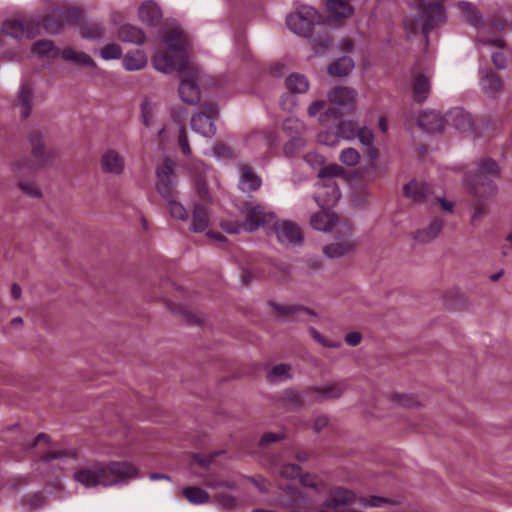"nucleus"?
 Wrapping results in <instances>:
<instances>
[{"instance_id":"nucleus-21","label":"nucleus","mask_w":512,"mask_h":512,"mask_svg":"<svg viewBox=\"0 0 512 512\" xmlns=\"http://www.w3.org/2000/svg\"><path fill=\"white\" fill-rule=\"evenodd\" d=\"M340 223L341 222L337 221L336 214L328 210L316 212L311 216L310 219L312 228L322 232H327L333 228L336 232V226Z\"/></svg>"},{"instance_id":"nucleus-23","label":"nucleus","mask_w":512,"mask_h":512,"mask_svg":"<svg viewBox=\"0 0 512 512\" xmlns=\"http://www.w3.org/2000/svg\"><path fill=\"white\" fill-rule=\"evenodd\" d=\"M273 310L282 316H291L296 319H300L305 316L316 317L317 314L312 309L297 305V304H287V303H272L271 304Z\"/></svg>"},{"instance_id":"nucleus-46","label":"nucleus","mask_w":512,"mask_h":512,"mask_svg":"<svg viewBox=\"0 0 512 512\" xmlns=\"http://www.w3.org/2000/svg\"><path fill=\"white\" fill-rule=\"evenodd\" d=\"M355 137L365 147H373L375 142V135L371 128L363 126L357 129Z\"/></svg>"},{"instance_id":"nucleus-60","label":"nucleus","mask_w":512,"mask_h":512,"mask_svg":"<svg viewBox=\"0 0 512 512\" xmlns=\"http://www.w3.org/2000/svg\"><path fill=\"white\" fill-rule=\"evenodd\" d=\"M62 26L63 24L61 21L52 19L50 17H47L43 23L44 30L50 34H56L60 32Z\"/></svg>"},{"instance_id":"nucleus-31","label":"nucleus","mask_w":512,"mask_h":512,"mask_svg":"<svg viewBox=\"0 0 512 512\" xmlns=\"http://www.w3.org/2000/svg\"><path fill=\"white\" fill-rule=\"evenodd\" d=\"M118 37L122 42L141 45L145 42L146 36L144 32L133 25L125 24L120 27Z\"/></svg>"},{"instance_id":"nucleus-6","label":"nucleus","mask_w":512,"mask_h":512,"mask_svg":"<svg viewBox=\"0 0 512 512\" xmlns=\"http://www.w3.org/2000/svg\"><path fill=\"white\" fill-rule=\"evenodd\" d=\"M499 173L498 164L490 158H485L480 161L475 178L472 181L466 178L465 185L478 197L491 196L496 192L493 178L497 177Z\"/></svg>"},{"instance_id":"nucleus-25","label":"nucleus","mask_w":512,"mask_h":512,"mask_svg":"<svg viewBox=\"0 0 512 512\" xmlns=\"http://www.w3.org/2000/svg\"><path fill=\"white\" fill-rule=\"evenodd\" d=\"M160 195L165 201L166 207L171 217L180 221L188 220L189 214L187 209L181 202L177 201V190L169 191L168 193H163Z\"/></svg>"},{"instance_id":"nucleus-61","label":"nucleus","mask_w":512,"mask_h":512,"mask_svg":"<svg viewBox=\"0 0 512 512\" xmlns=\"http://www.w3.org/2000/svg\"><path fill=\"white\" fill-rule=\"evenodd\" d=\"M280 105L285 111H292L297 106V99L291 94H284L281 97Z\"/></svg>"},{"instance_id":"nucleus-35","label":"nucleus","mask_w":512,"mask_h":512,"mask_svg":"<svg viewBox=\"0 0 512 512\" xmlns=\"http://www.w3.org/2000/svg\"><path fill=\"white\" fill-rule=\"evenodd\" d=\"M31 51L33 54L45 58L59 57L61 52V50L58 49L51 40L46 39L36 41L32 45Z\"/></svg>"},{"instance_id":"nucleus-26","label":"nucleus","mask_w":512,"mask_h":512,"mask_svg":"<svg viewBox=\"0 0 512 512\" xmlns=\"http://www.w3.org/2000/svg\"><path fill=\"white\" fill-rule=\"evenodd\" d=\"M417 124L423 131L434 133L442 130L443 119L437 112L423 111L417 117Z\"/></svg>"},{"instance_id":"nucleus-17","label":"nucleus","mask_w":512,"mask_h":512,"mask_svg":"<svg viewBox=\"0 0 512 512\" xmlns=\"http://www.w3.org/2000/svg\"><path fill=\"white\" fill-rule=\"evenodd\" d=\"M330 103L343 107L352 108L357 100L358 93L354 88L347 86H336L328 92Z\"/></svg>"},{"instance_id":"nucleus-22","label":"nucleus","mask_w":512,"mask_h":512,"mask_svg":"<svg viewBox=\"0 0 512 512\" xmlns=\"http://www.w3.org/2000/svg\"><path fill=\"white\" fill-rule=\"evenodd\" d=\"M138 16L143 24L154 27L160 23L162 19V12L156 3L152 1H145L138 9Z\"/></svg>"},{"instance_id":"nucleus-4","label":"nucleus","mask_w":512,"mask_h":512,"mask_svg":"<svg viewBox=\"0 0 512 512\" xmlns=\"http://www.w3.org/2000/svg\"><path fill=\"white\" fill-rule=\"evenodd\" d=\"M242 221L226 220L221 223L222 229L230 234H239L242 231L254 232L274 218V214L266 213L256 203L244 202L239 207Z\"/></svg>"},{"instance_id":"nucleus-36","label":"nucleus","mask_w":512,"mask_h":512,"mask_svg":"<svg viewBox=\"0 0 512 512\" xmlns=\"http://www.w3.org/2000/svg\"><path fill=\"white\" fill-rule=\"evenodd\" d=\"M286 88L290 93L302 94L306 93L309 89V81L307 77L300 73H293L285 80Z\"/></svg>"},{"instance_id":"nucleus-5","label":"nucleus","mask_w":512,"mask_h":512,"mask_svg":"<svg viewBox=\"0 0 512 512\" xmlns=\"http://www.w3.org/2000/svg\"><path fill=\"white\" fill-rule=\"evenodd\" d=\"M324 22V18L317 10L305 4L297 5L295 11L286 18L288 29L305 38L312 36L314 29L322 26Z\"/></svg>"},{"instance_id":"nucleus-2","label":"nucleus","mask_w":512,"mask_h":512,"mask_svg":"<svg viewBox=\"0 0 512 512\" xmlns=\"http://www.w3.org/2000/svg\"><path fill=\"white\" fill-rule=\"evenodd\" d=\"M138 477V468L128 461L100 462L86 466L73 475L85 488L109 487Z\"/></svg>"},{"instance_id":"nucleus-12","label":"nucleus","mask_w":512,"mask_h":512,"mask_svg":"<svg viewBox=\"0 0 512 512\" xmlns=\"http://www.w3.org/2000/svg\"><path fill=\"white\" fill-rule=\"evenodd\" d=\"M41 25L34 20L9 19L3 22L2 32L14 38H34L40 34Z\"/></svg>"},{"instance_id":"nucleus-3","label":"nucleus","mask_w":512,"mask_h":512,"mask_svg":"<svg viewBox=\"0 0 512 512\" xmlns=\"http://www.w3.org/2000/svg\"><path fill=\"white\" fill-rule=\"evenodd\" d=\"M188 41L184 33L178 29L165 30L161 37L160 48L152 58L153 67L165 74L188 69Z\"/></svg>"},{"instance_id":"nucleus-41","label":"nucleus","mask_w":512,"mask_h":512,"mask_svg":"<svg viewBox=\"0 0 512 512\" xmlns=\"http://www.w3.org/2000/svg\"><path fill=\"white\" fill-rule=\"evenodd\" d=\"M31 91L25 85H21L18 92V105L20 106V113L23 119L28 118L31 113Z\"/></svg>"},{"instance_id":"nucleus-13","label":"nucleus","mask_w":512,"mask_h":512,"mask_svg":"<svg viewBox=\"0 0 512 512\" xmlns=\"http://www.w3.org/2000/svg\"><path fill=\"white\" fill-rule=\"evenodd\" d=\"M340 198V190L334 179L319 180L316 183L314 200L324 208L334 205Z\"/></svg>"},{"instance_id":"nucleus-45","label":"nucleus","mask_w":512,"mask_h":512,"mask_svg":"<svg viewBox=\"0 0 512 512\" xmlns=\"http://www.w3.org/2000/svg\"><path fill=\"white\" fill-rule=\"evenodd\" d=\"M291 367L287 364H278L268 373L270 381H283L291 377Z\"/></svg>"},{"instance_id":"nucleus-49","label":"nucleus","mask_w":512,"mask_h":512,"mask_svg":"<svg viewBox=\"0 0 512 512\" xmlns=\"http://www.w3.org/2000/svg\"><path fill=\"white\" fill-rule=\"evenodd\" d=\"M344 174V169L338 164H331L319 171V180L333 179Z\"/></svg>"},{"instance_id":"nucleus-52","label":"nucleus","mask_w":512,"mask_h":512,"mask_svg":"<svg viewBox=\"0 0 512 512\" xmlns=\"http://www.w3.org/2000/svg\"><path fill=\"white\" fill-rule=\"evenodd\" d=\"M80 34L86 39H98L102 37L103 30L96 24H87L81 27Z\"/></svg>"},{"instance_id":"nucleus-37","label":"nucleus","mask_w":512,"mask_h":512,"mask_svg":"<svg viewBox=\"0 0 512 512\" xmlns=\"http://www.w3.org/2000/svg\"><path fill=\"white\" fill-rule=\"evenodd\" d=\"M282 129L288 137H302L307 131V125L299 118L288 117L283 121Z\"/></svg>"},{"instance_id":"nucleus-51","label":"nucleus","mask_w":512,"mask_h":512,"mask_svg":"<svg viewBox=\"0 0 512 512\" xmlns=\"http://www.w3.org/2000/svg\"><path fill=\"white\" fill-rule=\"evenodd\" d=\"M215 499L224 510H232L238 505L237 499L227 493L218 492L215 496Z\"/></svg>"},{"instance_id":"nucleus-14","label":"nucleus","mask_w":512,"mask_h":512,"mask_svg":"<svg viewBox=\"0 0 512 512\" xmlns=\"http://www.w3.org/2000/svg\"><path fill=\"white\" fill-rule=\"evenodd\" d=\"M125 158L116 149L108 148L100 156V168L102 172L114 176L123 174L125 170Z\"/></svg>"},{"instance_id":"nucleus-7","label":"nucleus","mask_w":512,"mask_h":512,"mask_svg":"<svg viewBox=\"0 0 512 512\" xmlns=\"http://www.w3.org/2000/svg\"><path fill=\"white\" fill-rule=\"evenodd\" d=\"M356 247L352 225L341 222L336 226L335 240L323 247V253L328 258L336 259L352 254Z\"/></svg>"},{"instance_id":"nucleus-63","label":"nucleus","mask_w":512,"mask_h":512,"mask_svg":"<svg viewBox=\"0 0 512 512\" xmlns=\"http://www.w3.org/2000/svg\"><path fill=\"white\" fill-rule=\"evenodd\" d=\"M300 481L304 487H309V488H313L317 491H320V483L316 479V477H313L310 475H305V476L301 477Z\"/></svg>"},{"instance_id":"nucleus-40","label":"nucleus","mask_w":512,"mask_h":512,"mask_svg":"<svg viewBox=\"0 0 512 512\" xmlns=\"http://www.w3.org/2000/svg\"><path fill=\"white\" fill-rule=\"evenodd\" d=\"M157 109L156 104L150 99L144 98L141 103V119L146 127H151L156 120Z\"/></svg>"},{"instance_id":"nucleus-29","label":"nucleus","mask_w":512,"mask_h":512,"mask_svg":"<svg viewBox=\"0 0 512 512\" xmlns=\"http://www.w3.org/2000/svg\"><path fill=\"white\" fill-rule=\"evenodd\" d=\"M122 65L127 71H139L147 66V56L143 50L127 52L122 58Z\"/></svg>"},{"instance_id":"nucleus-54","label":"nucleus","mask_w":512,"mask_h":512,"mask_svg":"<svg viewBox=\"0 0 512 512\" xmlns=\"http://www.w3.org/2000/svg\"><path fill=\"white\" fill-rule=\"evenodd\" d=\"M279 474L283 478L294 479L301 474V467L297 464H284L279 470Z\"/></svg>"},{"instance_id":"nucleus-50","label":"nucleus","mask_w":512,"mask_h":512,"mask_svg":"<svg viewBox=\"0 0 512 512\" xmlns=\"http://www.w3.org/2000/svg\"><path fill=\"white\" fill-rule=\"evenodd\" d=\"M337 132L340 140L344 139L347 141L354 140L356 133L353 124L350 121H341L337 126Z\"/></svg>"},{"instance_id":"nucleus-11","label":"nucleus","mask_w":512,"mask_h":512,"mask_svg":"<svg viewBox=\"0 0 512 512\" xmlns=\"http://www.w3.org/2000/svg\"><path fill=\"white\" fill-rule=\"evenodd\" d=\"M273 231L279 243L286 247L300 246L304 237L300 227L288 220H278L273 224Z\"/></svg>"},{"instance_id":"nucleus-33","label":"nucleus","mask_w":512,"mask_h":512,"mask_svg":"<svg viewBox=\"0 0 512 512\" xmlns=\"http://www.w3.org/2000/svg\"><path fill=\"white\" fill-rule=\"evenodd\" d=\"M404 192L413 201L421 202L429 197L430 187L425 183L412 180L404 186Z\"/></svg>"},{"instance_id":"nucleus-44","label":"nucleus","mask_w":512,"mask_h":512,"mask_svg":"<svg viewBox=\"0 0 512 512\" xmlns=\"http://www.w3.org/2000/svg\"><path fill=\"white\" fill-rule=\"evenodd\" d=\"M306 146V140L303 137H290V140L284 144L283 152L287 157H293Z\"/></svg>"},{"instance_id":"nucleus-53","label":"nucleus","mask_w":512,"mask_h":512,"mask_svg":"<svg viewBox=\"0 0 512 512\" xmlns=\"http://www.w3.org/2000/svg\"><path fill=\"white\" fill-rule=\"evenodd\" d=\"M392 400L403 407L411 408L419 404L418 399L412 394H394Z\"/></svg>"},{"instance_id":"nucleus-9","label":"nucleus","mask_w":512,"mask_h":512,"mask_svg":"<svg viewBox=\"0 0 512 512\" xmlns=\"http://www.w3.org/2000/svg\"><path fill=\"white\" fill-rule=\"evenodd\" d=\"M218 115V108L212 103H204L200 110L191 118L192 129L203 137L211 138L216 134L214 119Z\"/></svg>"},{"instance_id":"nucleus-55","label":"nucleus","mask_w":512,"mask_h":512,"mask_svg":"<svg viewBox=\"0 0 512 512\" xmlns=\"http://www.w3.org/2000/svg\"><path fill=\"white\" fill-rule=\"evenodd\" d=\"M209 155L218 160H227L233 158V153L229 147L223 144L216 145L211 149Z\"/></svg>"},{"instance_id":"nucleus-42","label":"nucleus","mask_w":512,"mask_h":512,"mask_svg":"<svg viewBox=\"0 0 512 512\" xmlns=\"http://www.w3.org/2000/svg\"><path fill=\"white\" fill-rule=\"evenodd\" d=\"M309 38H311V46L316 54H322L331 47V38L326 33L317 32L314 35L313 31Z\"/></svg>"},{"instance_id":"nucleus-57","label":"nucleus","mask_w":512,"mask_h":512,"mask_svg":"<svg viewBox=\"0 0 512 512\" xmlns=\"http://www.w3.org/2000/svg\"><path fill=\"white\" fill-rule=\"evenodd\" d=\"M311 337L320 345L327 348H339L341 345L339 342L331 341L326 339L323 335H321L315 328L309 329Z\"/></svg>"},{"instance_id":"nucleus-34","label":"nucleus","mask_w":512,"mask_h":512,"mask_svg":"<svg viewBox=\"0 0 512 512\" xmlns=\"http://www.w3.org/2000/svg\"><path fill=\"white\" fill-rule=\"evenodd\" d=\"M354 61L348 56L338 58L328 66V73L334 77L347 76L354 69Z\"/></svg>"},{"instance_id":"nucleus-48","label":"nucleus","mask_w":512,"mask_h":512,"mask_svg":"<svg viewBox=\"0 0 512 512\" xmlns=\"http://www.w3.org/2000/svg\"><path fill=\"white\" fill-rule=\"evenodd\" d=\"M317 141L320 144L328 147H336L339 144L340 139L337 131L333 132L330 130H325L317 135Z\"/></svg>"},{"instance_id":"nucleus-1","label":"nucleus","mask_w":512,"mask_h":512,"mask_svg":"<svg viewBox=\"0 0 512 512\" xmlns=\"http://www.w3.org/2000/svg\"><path fill=\"white\" fill-rule=\"evenodd\" d=\"M177 133H178V144L182 153L190 157L188 163L189 169L195 177H197V190L201 203H195L192 210V220L190 230L194 233H202L210 225L211 214L207 208V203L210 202L211 198L207 188L204 185L207 174L209 173L208 167L198 159L191 157V148L188 141V136L185 127L180 122V116L176 120Z\"/></svg>"},{"instance_id":"nucleus-47","label":"nucleus","mask_w":512,"mask_h":512,"mask_svg":"<svg viewBox=\"0 0 512 512\" xmlns=\"http://www.w3.org/2000/svg\"><path fill=\"white\" fill-rule=\"evenodd\" d=\"M100 56L106 61L120 59L122 56V49L118 44L110 43L100 50Z\"/></svg>"},{"instance_id":"nucleus-39","label":"nucleus","mask_w":512,"mask_h":512,"mask_svg":"<svg viewBox=\"0 0 512 512\" xmlns=\"http://www.w3.org/2000/svg\"><path fill=\"white\" fill-rule=\"evenodd\" d=\"M183 495L191 504L194 505L205 504L210 500V495L206 490L195 486L186 487L183 490Z\"/></svg>"},{"instance_id":"nucleus-16","label":"nucleus","mask_w":512,"mask_h":512,"mask_svg":"<svg viewBox=\"0 0 512 512\" xmlns=\"http://www.w3.org/2000/svg\"><path fill=\"white\" fill-rule=\"evenodd\" d=\"M179 95L183 102L196 104L200 99V89L197 82V72L189 70L179 85Z\"/></svg>"},{"instance_id":"nucleus-59","label":"nucleus","mask_w":512,"mask_h":512,"mask_svg":"<svg viewBox=\"0 0 512 512\" xmlns=\"http://www.w3.org/2000/svg\"><path fill=\"white\" fill-rule=\"evenodd\" d=\"M205 485L208 488L214 489V490H220L222 488L226 489H235L236 483L234 481H227V480H215V479H207L205 481Z\"/></svg>"},{"instance_id":"nucleus-18","label":"nucleus","mask_w":512,"mask_h":512,"mask_svg":"<svg viewBox=\"0 0 512 512\" xmlns=\"http://www.w3.org/2000/svg\"><path fill=\"white\" fill-rule=\"evenodd\" d=\"M431 77L429 72H413L411 83L415 101L422 103L427 100L431 90Z\"/></svg>"},{"instance_id":"nucleus-56","label":"nucleus","mask_w":512,"mask_h":512,"mask_svg":"<svg viewBox=\"0 0 512 512\" xmlns=\"http://www.w3.org/2000/svg\"><path fill=\"white\" fill-rule=\"evenodd\" d=\"M18 187L25 195L29 197L37 198L41 196V192L34 182L19 181Z\"/></svg>"},{"instance_id":"nucleus-30","label":"nucleus","mask_w":512,"mask_h":512,"mask_svg":"<svg viewBox=\"0 0 512 512\" xmlns=\"http://www.w3.org/2000/svg\"><path fill=\"white\" fill-rule=\"evenodd\" d=\"M28 140L31 145L32 155L36 161L41 165L46 163L51 158V154L45 149L41 135L33 132L29 134Z\"/></svg>"},{"instance_id":"nucleus-43","label":"nucleus","mask_w":512,"mask_h":512,"mask_svg":"<svg viewBox=\"0 0 512 512\" xmlns=\"http://www.w3.org/2000/svg\"><path fill=\"white\" fill-rule=\"evenodd\" d=\"M339 160L342 164L348 167H354L359 164L361 160V154L353 147L343 149L339 154Z\"/></svg>"},{"instance_id":"nucleus-24","label":"nucleus","mask_w":512,"mask_h":512,"mask_svg":"<svg viewBox=\"0 0 512 512\" xmlns=\"http://www.w3.org/2000/svg\"><path fill=\"white\" fill-rule=\"evenodd\" d=\"M59 57L81 68L94 69L96 67V63L90 55L70 47L61 50Z\"/></svg>"},{"instance_id":"nucleus-8","label":"nucleus","mask_w":512,"mask_h":512,"mask_svg":"<svg viewBox=\"0 0 512 512\" xmlns=\"http://www.w3.org/2000/svg\"><path fill=\"white\" fill-rule=\"evenodd\" d=\"M456 6L460 12L461 20L479 30V39L481 42H483L484 44L494 45L498 48L503 47L504 40L502 38L495 37L493 39H487L482 35L486 23L483 19L482 14L478 11L477 7L474 4L466 1H460L457 3Z\"/></svg>"},{"instance_id":"nucleus-20","label":"nucleus","mask_w":512,"mask_h":512,"mask_svg":"<svg viewBox=\"0 0 512 512\" xmlns=\"http://www.w3.org/2000/svg\"><path fill=\"white\" fill-rule=\"evenodd\" d=\"M261 178L246 164H242L239 168L238 187L245 193L258 190L261 187Z\"/></svg>"},{"instance_id":"nucleus-64","label":"nucleus","mask_w":512,"mask_h":512,"mask_svg":"<svg viewBox=\"0 0 512 512\" xmlns=\"http://www.w3.org/2000/svg\"><path fill=\"white\" fill-rule=\"evenodd\" d=\"M492 62L499 69H504L507 67V59L503 52H494L492 53Z\"/></svg>"},{"instance_id":"nucleus-27","label":"nucleus","mask_w":512,"mask_h":512,"mask_svg":"<svg viewBox=\"0 0 512 512\" xmlns=\"http://www.w3.org/2000/svg\"><path fill=\"white\" fill-rule=\"evenodd\" d=\"M444 226V221L440 218H433L429 225L415 232L414 238L421 243H428L438 237Z\"/></svg>"},{"instance_id":"nucleus-32","label":"nucleus","mask_w":512,"mask_h":512,"mask_svg":"<svg viewBox=\"0 0 512 512\" xmlns=\"http://www.w3.org/2000/svg\"><path fill=\"white\" fill-rule=\"evenodd\" d=\"M480 86L486 95L495 97L501 91L503 84L501 78L496 73L489 72L481 77Z\"/></svg>"},{"instance_id":"nucleus-15","label":"nucleus","mask_w":512,"mask_h":512,"mask_svg":"<svg viewBox=\"0 0 512 512\" xmlns=\"http://www.w3.org/2000/svg\"><path fill=\"white\" fill-rule=\"evenodd\" d=\"M174 162L169 159H163L156 168L157 183L156 188L159 194L168 193L169 191L176 190L174 188Z\"/></svg>"},{"instance_id":"nucleus-19","label":"nucleus","mask_w":512,"mask_h":512,"mask_svg":"<svg viewBox=\"0 0 512 512\" xmlns=\"http://www.w3.org/2000/svg\"><path fill=\"white\" fill-rule=\"evenodd\" d=\"M327 20L340 21L354 14L352 0H327Z\"/></svg>"},{"instance_id":"nucleus-10","label":"nucleus","mask_w":512,"mask_h":512,"mask_svg":"<svg viewBox=\"0 0 512 512\" xmlns=\"http://www.w3.org/2000/svg\"><path fill=\"white\" fill-rule=\"evenodd\" d=\"M347 389V381L340 380L311 387L305 392V397L308 403H318L326 400L337 399L341 397Z\"/></svg>"},{"instance_id":"nucleus-28","label":"nucleus","mask_w":512,"mask_h":512,"mask_svg":"<svg viewBox=\"0 0 512 512\" xmlns=\"http://www.w3.org/2000/svg\"><path fill=\"white\" fill-rule=\"evenodd\" d=\"M333 114H335V109L328 107L325 100H314L307 108V115L310 118L318 117V122L323 126L327 124L328 118Z\"/></svg>"},{"instance_id":"nucleus-62","label":"nucleus","mask_w":512,"mask_h":512,"mask_svg":"<svg viewBox=\"0 0 512 512\" xmlns=\"http://www.w3.org/2000/svg\"><path fill=\"white\" fill-rule=\"evenodd\" d=\"M305 160L311 165V166H320L324 163V157L317 153V152H309L305 156Z\"/></svg>"},{"instance_id":"nucleus-38","label":"nucleus","mask_w":512,"mask_h":512,"mask_svg":"<svg viewBox=\"0 0 512 512\" xmlns=\"http://www.w3.org/2000/svg\"><path fill=\"white\" fill-rule=\"evenodd\" d=\"M305 392L286 391L283 397L284 406L288 409H299L305 405H311L312 403H308L306 400Z\"/></svg>"},{"instance_id":"nucleus-58","label":"nucleus","mask_w":512,"mask_h":512,"mask_svg":"<svg viewBox=\"0 0 512 512\" xmlns=\"http://www.w3.org/2000/svg\"><path fill=\"white\" fill-rule=\"evenodd\" d=\"M76 456L75 451L73 450H59V451H50L44 457L43 460L45 462H51L53 460H62L64 458H74Z\"/></svg>"}]
</instances>
